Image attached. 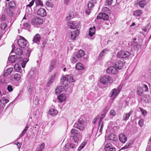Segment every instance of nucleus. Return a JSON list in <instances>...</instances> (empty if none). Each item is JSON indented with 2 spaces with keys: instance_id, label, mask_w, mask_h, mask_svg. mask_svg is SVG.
Segmentation results:
<instances>
[{
  "instance_id": "f257e3e1",
  "label": "nucleus",
  "mask_w": 151,
  "mask_h": 151,
  "mask_svg": "<svg viewBox=\"0 0 151 151\" xmlns=\"http://www.w3.org/2000/svg\"><path fill=\"white\" fill-rule=\"evenodd\" d=\"M29 12L28 13L27 11L26 14H25L24 17H23V19L21 21V26H23L24 29L29 30L30 27V25L28 23V21L27 20L26 17H27L29 15L31 14V11L29 10Z\"/></svg>"
},
{
  "instance_id": "f03ea898",
  "label": "nucleus",
  "mask_w": 151,
  "mask_h": 151,
  "mask_svg": "<svg viewBox=\"0 0 151 151\" xmlns=\"http://www.w3.org/2000/svg\"><path fill=\"white\" fill-rule=\"evenodd\" d=\"M78 131L75 129H73L71 131V133L73 135V139L75 143H78L81 141V135L78 133Z\"/></svg>"
},
{
  "instance_id": "7ed1b4c3",
  "label": "nucleus",
  "mask_w": 151,
  "mask_h": 151,
  "mask_svg": "<svg viewBox=\"0 0 151 151\" xmlns=\"http://www.w3.org/2000/svg\"><path fill=\"white\" fill-rule=\"evenodd\" d=\"M43 23V19L39 17H35L31 20L32 24L35 27H39Z\"/></svg>"
},
{
  "instance_id": "20e7f679",
  "label": "nucleus",
  "mask_w": 151,
  "mask_h": 151,
  "mask_svg": "<svg viewBox=\"0 0 151 151\" xmlns=\"http://www.w3.org/2000/svg\"><path fill=\"white\" fill-rule=\"evenodd\" d=\"M86 126L84 121L81 119H79L78 121L74 125V127L80 130H83Z\"/></svg>"
},
{
  "instance_id": "39448f33",
  "label": "nucleus",
  "mask_w": 151,
  "mask_h": 151,
  "mask_svg": "<svg viewBox=\"0 0 151 151\" xmlns=\"http://www.w3.org/2000/svg\"><path fill=\"white\" fill-rule=\"evenodd\" d=\"M115 65L114 66L109 67L106 70V72L107 73L115 75L119 72V69Z\"/></svg>"
},
{
  "instance_id": "423d86ee",
  "label": "nucleus",
  "mask_w": 151,
  "mask_h": 151,
  "mask_svg": "<svg viewBox=\"0 0 151 151\" xmlns=\"http://www.w3.org/2000/svg\"><path fill=\"white\" fill-rule=\"evenodd\" d=\"M67 24L69 28L71 29H77L80 27V23L78 22L70 21Z\"/></svg>"
},
{
  "instance_id": "0eeeda50",
  "label": "nucleus",
  "mask_w": 151,
  "mask_h": 151,
  "mask_svg": "<svg viewBox=\"0 0 151 151\" xmlns=\"http://www.w3.org/2000/svg\"><path fill=\"white\" fill-rule=\"evenodd\" d=\"M101 83L104 85H106L109 82H112L113 80L112 78L108 76H104L101 77L100 80Z\"/></svg>"
},
{
  "instance_id": "6e6552de",
  "label": "nucleus",
  "mask_w": 151,
  "mask_h": 151,
  "mask_svg": "<svg viewBox=\"0 0 151 151\" xmlns=\"http://www.w3.org/2000/svg\"><path fill=\"white\" fill-rule=\"evenodd\" d=\"M131 55L130 52L124 51H119L117 54V56L119 58H126L129 56Z\"/></svg>"
},
{
  "instance_id": "1a4fd4ad",
  "label": "nucleus",
  "mask_w": 151,
  "mask_h": 151,
  "mask_svg": "<svg viewBox=\"0 0 151 151\" xmlns=\"http://www.w3.org/2000/svg\"><path fill=\"white\" fill-rule=\"evenodd\" d=\"M17 43L19 45L21 48H24L27 47V41L22 37H21V38L18 40Z\"/></svg>"
},
{
  "instance_id": "9d476101",
  "label": "nucleus",
  "mask_w": 151,
  "mask_h": 151,
  "mask_svg": "<svg viewBox=\"0 0 151 151\" xmlns=\"http://www.w3.org/2000/svg\"><path fill=\"white\" fill-rule=\"evenodd\" d=\"M37 71L36 69L34 68H32L31 70L29 72L28 75V77L29 79L32 80L36 79Z\"/></svg>"
},
{
  "instance_id": "9b49d317",
  "label": "nucleus",
  "mask_w": 151,
  "mask_h": 151,
  "mask_svg": "<svg viewBox=\"0 0 151 151\" xmlns=\"http://www.w3.org/2000/svg\"><path fill=\"white\" fill-rule=\"evenodd\" d=\"M79 31L78 29L71 31L69 34V37L70 39L72 40H75L76 37L79 35Z\"/></svg>"
},
{
  "instance_id": "f8f14e48",
  "label": "nucleus",
  "mask_w": 151,
  "mask_h": 151,
  "mask_svg": "<svg viewBox=\"0 0 151 151\" xmlns=\"http://www.w3.org/2000/svg\"><path fill=\"white\" fill-rule=\"evenodd\" d=\"M58 73L57 72H56L54 75H52L49 78V80L48 82L46 84V86L47 87H49L51 84L53 83L54 81L55 78L58 75Z\"/></svg>"
},
{
  "instance_id": "ddd939ff",
  "label": "nucleus",
  "mask_w": 151,
  "mask_h": 151,
  "mask_svg": "<svg viewBox=\"0 0 151 151\" xmlns=\"http://www.w3.org/2000/svg\"><path fill=\"white\" fill-rule=\"evenodd\" d=\"M118 91H117L116 88L113 89L110 92L109 95V97L112 99H114L119 93Z\"/></svg>"
},
{
  "instance_id": "4468645a",
  "label": "nucleus",
  "mask_w": 151,
  "mask_h": 151,
  "mask_svg": "<svg viewBox=\"0 0 151 151\" xmlns=\"http://www.w3.org/2000/svg\"><path fill=\"white\" fill-rule=\"evenodd\" d=\"M37 14L41 17H44L47 15V13L45 9L40 8L38 10Z\"/></svg>"
},
{
  "instance_id": "2eb2a0df",
  "label": "nucleus",
  "mask_w": 151,
  "mask_h": 151,
  "mask_svg": "<svg viewBox=\"0 0 151 151\" xmlns=\"http://www.w3.org/2000/svg\"><path fill=\"white\" fill-rule=\"evenodd\" d=\"M108 139L110 140H112L115 142V144L118 147V145H117V137L113 134H110L108 136Z\"/></svg>"
},
{
  "instance_id": "dca6fc26",
  "label": "nucleus",
  "mask_w": 151,
  "mask_h": 151,
  "mask_svg": "<svg viewBox=\"0 0 151 151\" xmlns=\"http://www.w3.org/2000/svg\"><path fill=\"white\" fill-rule=\"evenodd\" d=\"M98 19H103L104 20H107L109 18V16L107 14L105 13H99L97 17Z\"/></svg>"
},
{
  "instance_id": "f3484780",
  "label": "nucleus",
  "mask_w": 151,
  "mask_h": 151,
  "mask_svg": "<svg viewBox=\"0 0 151 151\" xmlns=\"http://www.w3.org/2000/svg\"><path fill=\"white\" fill-rule=\"evenodd\" d=\"M58 99L60 102H63L65 101L66 97L65 94H62L58 96Z\"/></svg>"
},
{
  "instance_id": "a211bd4d",
  "label": "nucleus",
  "mask_w": 151,
  "mask_h": 151,
  "mask_svg": "<svg viewBox=\"0 0 151 151\" xmlns=\"http://www.w3.org/2000/svg\"><path fill=\"white\" fill-rule=\"evenodd\" d=\"M57 61L55 60H52L51 61V64L50 65L49 70L50 72L52 71L56 66Z\"/></svg>"
},
{
  "instance_id": "6ab92c4d",
  "label": "nucleus",
  "mask_w": 151,
  "mask_h": 151,
  "mask_svg": "<svg viewBox=\"0 0 151 151\" xmlns=\"http://www.w3.org/2000/svg\"><path fill=\"white\" fill-rule=\"evenodd\" d=\"M34 3V0H32L31 2H29V4H27V9L26 11V14L27 13V12L28 13H29V11H31V13L32 12V9H31V6L33 5Z\"/></svg>"
},
{
  "instance_id": "aec40b11",
  "label": "nucleus",
  "mask_w": 151,
  "mask_h": 151,
  "mask_svg": "<svg viewBox=\"0 0 151 151\" xmlns=\"http://www.w3.org/2000/svg\"><path fill=\"white\" fill-rule=\"evenodd\" d=\"M14 68L15 70L18 72H19L21 73H24V70H22L21 68V66L18 64H16L14 66Z\"/></svg>"
},
{
  "instance_id": "412c9836",
  "label": "nucleus",
  "mask_w": 151,
  "mask_h": 151,
  "mask_svg": "<svg viewBox=\"0 0 151 151\" xmlns=\"http://www.w3.org/2000/svg\"><path fill=\"white\" fill-rule=\"evenodd\" d=\"M119 139L120 141L122 143H125L127 140V138L123 134H120L119 136Z\"/></svg>"
},
{
  "instance_id": "4be33fe9",
  "label": "nucleus",
  "mask_w": 151,
  "mask_h": 151,
  "mask_svg": "<svg viewBox=\"0 0 151 151\" xmlns=\"http://www.w3.org/2000/svg\"><path fill=\"white\" fill-rule=\"evenodd\" d=\"M13 70V68L12 67L6 70H5L4 71V73L3 74V76L6 77L8 75L11 73Z\"/></svg>"
},
{
  "instance_id": "5701e85b",
  "label": "nucleus",
  "mask_w": 151,
  "mask_h": 151,
  "mask_svg": "<svg viewBox=\"0 0 151 151\" xmlns=\"http://www.w3.org/2000/svg\"><path fill=\"white\" fill-rule=\"evenodd\" d=\"M132 111L131 110L128 113H124L123 116V120H127L129 118L130 116L132 114Z\"/></svg>"
},
{
  "instance_id": "b1692460",
  "label": "nucleus",
  "mask_w": 151,
  "mask_h": 151,
  "mask_svg": "<svg viewBox=\"0 0 151 151\" xmlns=\"http://www.w3.org/2000/svg\"><path fill=\"white\" fill-rule=\"evenodd\" d=\"M137 93L139 96L142 95L143 93V91L142 88V86L139 84L137 86Z\"/></svg>"
},
{
  "instance_id": "393cba45",
  "label": "nucleus",
  "mask_w": 151,
  "mask_h": 151,
  "mask_svg": "<svg viewBox=\"0 0 151 151\" xmlns=\"http://www.w3.org/2000/svg\"><path fill=\"white\" fill-rule=\"evenodd\" d=\"M142 100L146 103H149L151 101V97L148 95H145Z\"/></svg>"
},
{
  "instance_id": "a878e982",
  "label": "nucleus",
  "mask_w": 151,
  "mask_h": 151,
  "mask_svg": "<svg viewBox=\"0 0 151 151\" xmlns=\"http://www.w3.org/2000/svg\"><path fill=\"white\" fill-rule=\"evenodd\" d=\"M41 38V36L39 34H37L34 36L33 42L34 43H36L39 42Z\"/></svg>"
},
{
  "instance_id": "bb28decb",
  "label": "nucleus",
  "mask_w": 151,
  "mask_h": 151,
  "mask_svg": "<svg viewBox=\"0 0 151 151\" xmlns=\"http://www.w3.org/2000/svg\"><path fill=\"white\" fill-rule=\"evenodd\" d=\"M84 55V51L83 50H80L76 54V57L78 58H79L82 57Z\"/></svg>"
},
{
  "instance_id": "cd10ccee",
  "label": "nucleus",
  "mask_w": 151,
  "mask_h": 151,
  "mask_svg": "<svg viewBox=\"0 0 151 151\" xmlns=\"http://www.w3.org/2000/svg\"><path fill=\"white\" fill-rule=\"evenodd\" d=\"M96 29L95 27H91L89 29V35L91 37L95 33Z\"/></svg>"
},
{
  "instance_id": "c85d7f7f",
  "label": "nucleus",
  "mask_w": 151,
  "mask_h": 151,
  "mask_svg": "<svg viewBox=\"0 0 151 151\" xmlns=\"http://www.w3.org/2000/svg\"><path fill=\"white\" fill-rule=\"evenodd\" d=\"M64 88L63 86H58L55 90V93L56 94H58L61 92L63 90Z\"/></svg>"
},
{
  "instance_id": "c756f323",
  "label": "nucleus",
  "mask_w": 151,
  "mask_h": 151,
  "mask_svg": "<svg viewBox=\"0 0 151 151\" xmlns=\"http://www.w3.org/2000/svg\"><path fill=\"white\" fill-rule=\"evenodd\" d=\"M76 69L77 70H83L84 69L83 65L81 63H78L76 64Z\"/></svg>"
},
{
  "instance_id": "7c9ffc66",
  "label": "nucleus",
  "mask_w": 151,
  "mask_h": 151,
  "mask_svg": "<svg viewBox=\"0 0 151 151\" xmlns=\"http://www.w3.org/2000/svg\"><path fill=\"white\" fill-rule=\"evenodd\" d=\"M45 147V144L42 143L38 145L35 151H42Z\"/></svg>"
},
{
  "instance_id": "2f4dec72",
  "label": "nucleus",
  "mask_w": 151,
  "mask_h": 151,
  "mask_svg": "<svg viewBox=\"0 0 151 151\" xmlns=\"http://www.w3.org/2000/svg\"><path fill=\"white\" fill-rule=\"evenodd\" d=\"M9 101L7 99L3 97L0 100V105L2 106L8 102Z\"/></svg>"
},
{
  "instance_id": "473e14b6",
  "label": "nucleus",
  "mask_w": 151,
  "mask_h": 151,
  "mask_svg": "<svg viewBox=\"0 0 151 151\" xmlns=\"http://www.w3.org/2000/svg\"><path fill=\"white\" fill-rule=\"evenodd\" d=\"M9 62L11 63L15 62L17 60V56L15 55H11L8 58Z\"/></svg>"
},
{
  "instance_id": "72a5a7b5",
  "label": "nucleus",
  "mask_w": 151,
  "mask_h": 151,
  "mask_svg": "<svg viewBox=\"0 0 151 151\" xmlns=\"http://www.w3.org/2000/svg\"><path fill=\"white\" fill-rule=\"evenodd\" d=\"M58 112L57 110L53 109H50L49 111V114L53 116L57 115Z\"/></svg>"
},
{
  "instance_id": "f704fd0d",
  "label": "nucleus",
  "mask_w": 151,
  "mask_h": 151,
  "mask_svg": "<svg viewBox=\"0 0 151 151\" xmlns=\"http://www.w3.org/2000/svg\"><path fill=\"white\" fill-rule=\"evenodd\" d=\"M111 147H114L111 144L110 142H107V143L105 145V151H106L107 150H108L110 149V148Z\"/></svg>"
},
{
  "instance_id": "c9c22d12",
  "label": "nucleus",
  "mask_w": 151,
  "mask_h": 151,
  "mask_svg": "<svg viewBox=\"0 0 151 151\" xmlns=\"http://www.w3.org/2000/svg\"><path fill=\"white\" fill-rule=\"evenodd\" d=\"M87 140H84L81 145L78 148V151H80L82 149H83L87 144Z\"/></svg>"
},
{
  "instance_id": "e433bc0d",
  "label": "nucleus",
  "mask_w": 151,
  "mask_h": 151,
  "mask_svg": "<svg viewBox=\"0 0 151 151\" xmlns=\"http://www.w3.org/2000/svg\"><path fill=\"white\" fill-rule=\"evenodd\" d=\"M142 11L141 9H139L133 12V15L136 16H139L142 14Z\"/></svg>"
},
{
  "instance_id": "4c0bfd02",
  "label": "nucleus",
  "mask_w": 151,
  "mask_h": 151,
  "mask_svg": "<svg viewBox=\"0 0 151 151\" xmlns=\"http://www.w3.org/2000/svg\"><path fill=\"white\" fill-rule=\"evenodd\" d=\"M28 61L29 59H27V58H25L22 60L21 64L22 68H24L25 67L26 64Z\"/></svg>"
},
{
  "instance_id": "58836bf2",
  "label": "nucleus",
  "mask_w": 151,
  "mask_h": 151,
  "mask_svg": "<svg viewBox=\"0 0 151 151\" xmlns=\"http://www.w3.org/2000/svg\"><path fill=\"white\" fill-rule=\"evenodd\" d=\"M133 143V142L132 140H129L128 141L127 144L124 146L122 149H127L128 148L130 147L132 145Z\"/></svg>"
},
{
  "instance_id": "ea45409f",
  "label": "nucleus",
  "mask_w": 151,
  "mask_h": 151,
  "mask_svg": "<svg viewBox=\"0 0 151 151\" xmlns=\"http://www.w3.org/2000/svg\"><path fill=\"white\" fill-rule=\"evenodd\" d=\"M108 50L106 49L103 50L100 53L99 57V59L101 58L102 57H103L106 54Z\"/></svg>"
},
{
  "instance_id": "a19ab883",
  "label": "nucleus",
  "mask_w": 151,
  "mask_h": 151,
  "mask_svg": "<svg viewBox=\"0 0 151 151\" xmlns=\"http://www.w3.org/2000/svg\"><path fill=\"white\" fill-rule=\"evenodd\" d=\"M116 65L118 68L119 70H120L122 68L124 65V63L122 61H119L118 63H117L115 64Z\"/></svg>"
},
{
  "instance_id": "79ce46f5",
  "label": "nucleus",
  "mask_w": 151,
  "mask_h": 151,
  "mask_svg": "<svg viewBox=\"0 0 151 151\" xmlns=\"http://www.w3.org/2000/svg\"><path fill=\"white\" fill-rule=\"evenodd\" d=\"M67 81L70 82H74L75 81L74 79L73 78L72 75H68L67 77Z\"/></svg>"
},
{
  "instance_id": "37998d69",
  "label": "nucleus",
  "mask_w": 151,
  "mask_h": 151,
  "mask_svg": "<svg viewBox=\"0 0 151 151\" xmlns=\"http://www.w3.org/2000/svg\"><path fill=\"white\" fill-rule=\"evenodd\" d=\"M15 53L17 55L20 56L22 54L23 51L21 48H18L16 50Z\"/></svg>"
},
{
  "instance_id": "c03bdc74",
  "label": "nucleus",
  "mask_w": 151,
  "mask_h": 151,
  "mask_svg": "<svg viewBox=\"0 0 151 151\" xmlns=\"http://www.w3.org/2000/svg\"><path fill=\"white\" fill-rule=\"evenodd\" d=\"M146 2L145 1H140L139 2V5L141 8H143L146 5Z\"/></svg>"
},
{
  "instance_id": "a18cd8bd",
  "label": "nucleus",
  "mask_w": 151,
  "mask_h": 151,
  "mask_svg": "<svg viewBox=\"0 0 151 151\" xmlns=\"http://www.w3.org/2000/svg\"><path fill=\"white\" fill-rule=\"evenodd\" d=\"M129 45L132 46L134 48H136L138 45V43L137 42L134 41H132V42H129L128 43Z\"/></svg>"
},
{
  "instance_id": "49530a36",
  "label": "nucleus",
  "mask_w": 151,
  "mask_h": 151,
  "mask_svg": "<svg viewBox=\"0 0 151 151\" xmlns=\"http://www.w3.org/2000/svg\"><path fill=\"white\" fill-rule=\"evenodd\" d=\"M14 79L17 81H18L21 78V76L20 74L15 73L14 76Z\"/></svg>"
},
{
  "instance_id": "de8ad7c7",
  "label": "nucleus",
  "mask_w": 151,
  "mask_h": 151,
  "mask_svg": "<svg viewBox=\"0 0 151 151\" xmlns=\"http://www.w3.org/2000/svg\"><path fill=\"white\" fill-rule=\"evenodd\" d=\"M8 7L11 8L14 7L15 6V4L14 1H10L8 3Z\"/></svg>"
},
{
  "instance_id": "09e8293b",
  "label": "nucleus",
  "mask_w": 151,
  "mask_h": 151,
  "mask_svg": "<svg viewBox=\"0 0 151 151\" xmlns=\"http://www.w3.org/2000/svg\"><path fill=\"white\" fill-rule=\"evenodd\" d=\"M35 1L36 6H43V3L41 0H34Z\"/></svg>"
},
{
  "instance_id": "8fccbe9b",
  "label": "nucleus",
  "mask_w": 151,
  "mask_h": 151,
  "mask_svg": "<svg viewBox=\"0 0 151 151\" xmlns=\"http://www.w3.org/2000/svg\"><path fill=\"white\" fill-rule=\"evenodd\" d=\"M46 4L47 6L50 7H52L53 6V4L50 0L47 1L46 3Z\"/></svg>"
},
{
  "instance_id": "3c124183",
  "label": "nucleus",
  "mask_w": 151,
  "mask_h": 151,
  "mask_svg": "<svg viewBox=\"0 0 151 151\" xmlns=\"http://www.w3.org/2000/svg\"><path fill=\"white\" fill-rule=\"evenodd\" d=\"M142 86V88L143 91V92H146L148 91V88L147 86L145 84H143Z\"/></svg>"
},
{
  "instance_id": "603ef678",
  "label": "nucleus",
  "mask_w": 151,
  "mask_h": 151,
  "mask_svg": "<svg viewBox=\"0 0 151 151\" xmlns=\"http://www.w3.org/2000/svg\"><path fill=\"white\" fill-rule=\"evenodd\" d=\"M1 27L2 30H5L7 27V24L6 23H2Z\"/></svg>"
},
{
  "instance_id": "864d4df0",
  "label": "nucleus",
  "mask_w": 151,
  "mask_h": 151,
  "mask_svg": "<svg viewBox=\"0 0 151 151\" xmlns=\"http://www.w3.org/2000/svg\"><path fill=\"white\" fill-rule=\"evenodd\" d=\"M63 150L64 151H68L69 150V145H66L63 147Z\"/></svg>"
},
{
  "instance_id": "5fc2aeb1",
  "label": "nucleus",
  "mask_w": 151,
  "mask_h": 151,
  "mask_svg": "<svg viewBox=\"0 0 151 151\" xmlns=\"http://www.w3.org/2000/svg\"><path fill=\"white\" fill-rule=\"evenodd\" d=\"M139 111H141L142 112V114L144 115L146 114H147L146 111L143 109L141 108H139Z\"/></svg>"
},
{
  "instance_id": "6e6d98bb",
  "label": "nucleus",
  "mask_w": 151,
  "mask_h": 151,
  "mask_svg": "<svg viewBox=\"0 0 151 151\" xmlns=\"http://www.w3.org/2000/svg\"><path fill=\"white\" fill-rule=\"evenodd\" d=\"M113 0H107L106 2V4H107L108 6H111L113 2Z\"/></svg>"
},
{
  "instance_id": "4d7b16f0",
  "label": "nucleus",
  "mask_w": 151,
  "mask_h": 151,
  "mask_svg": "<svg viewBox=\"0 0 151 151\" xmlns=\"http://www.w3.org/2000/svg\"><path fill=\"white\" fill-rule=\"evenodd\" d=\"M7 89L9 92H12L13 91V88L12 86L8 85Z\"/></svg>"
},
{
  "instance_id": "13d9d810",
  "label": "nucleus",
  "mask_w": 151,
  "mask_h": 151,
  "mask_svg": "<svg viewBox=\"0 0 151 151\" xmlns=\"http://www.w3.org/2000/svg\"><path fill=\"white\" fill-rule=\"evenodd\" d=\"M69 147L71 149H73L74 148L76 147V145L73 143H70L69 144Z\"/></svg>"
},
{
  "instance_id": "bf43d9fd",
  "label": "nucleus",
  "mask_w": 151,
  "mask_h": 151,
  "mask_svg": "<svg viewBox=\"0 0 151 151\" xmlns=\"http://www.w3.org/2000/svg\"><path fill=\"white\" fill-rule=\"evenodd\" d=\"M109 113L111 115L113 116H114L116 114V112L114 110H111Z\"/></svg>"
},
{
  "instance_id": "052dcab7",
  "label": "nucleus",
  "mask_w": 151,
  "mask_h": 151,
  "mask_svg": "<svg viewBox=\"0 0 151 151\" xmlns=\"http://www.w3.org/2000/svg\"><path fill=\"white\" fill-rule=\"evenodd\" d=\"M27 90L29 92H32L33 91V88L31 86H28L27 88Z\"/></svg>"
},
{
  "instance_id": "680f3d73",
  "label": "nucleus",
  "mask_w": 151,
  "mask_h": 151,
  "mask_svg": "<svg viewBox=\"0 0 151 151\" xmlns=\"http://www.w3.org/2000/svg\"><path fill=\"white\" fill-rule=\"evenodd\" d=\"M5 16L4 14H2L0 15V20L3 21L5 20Z\"/></svg>"
},
{
  "instance_id": "e2e57ef3",
  "label": "nucleus",
  "mask_w": 151,
  "mask_h": 151,
  "mask_svg": "<svg viewBox=\"0 0 151 151\" xmlns=\"http://www.w3.org/2000/svg\"><path fill=\"white\" fill-rule=\"evenodd\" d=\"M144 120L143 119H140L139 121V124L140 127H141L143 124Z\"/></svg>"
},
{
  "instance_id": "0e129e2a",
  "label": "nucleus",
  "mask_w": 151,
  "mask_h": 151,
  "mask_svg": "<svg viewBox=\"0 0 151 151\" xmlns=\"http://www.w3.org/2000/svg\"><path fill=\"white\" fill-rule=\"evenodd\" d=\"M71 62L73 63H75L78 61V60L76 58L73 57L71 59Z\"/></svg>"
},
{
  "instance_id": "69168bd1",
  "label": "nucleus",
  "mask_w": 151,
  "mask_h": 151,
  "mask_svg": "<svg viewBox=\"0 0 151 151\" xmlns=\"http://www.w3.org/2000/svg\"><path fill=\"white\" fill-rule=\"evenodd\" d=\"M148 27H149V25H147L146 26H145L144 27L142 28V30L143 31H144L145 32H146L147 31L148 29Z\"/></svg>"
},
{
  "instance_id": "338daca9",
  "label": "nucleus",
  "mask_w": 151,
  "mask_h": 151,
  "mask_svg": "<svg viewBox=\"0 0 151 151\" xmlns=\"http://www.w3.org/2000/svg\"><path fill=\"white\" fill-rule=\"evenodd\" d=\"M73 18V15L69 14V15L66 17V19L67 20H69Z\"/></svg>"
},
{
  "instance_id": "774afa93",
  "label": "nucleus",
  "mask_w": 151,
  "mask_h": 151,
  "mask_svg": "<svg viewBox=\"0 0 151 151\" xmlns=\"http://www.w3.org/2000/svg\"><path fill=\"white\" fill-rule=\"evenodd\" d=\"M93 6V4L90 2H89L88 4V6L89 8H91Z\"/></svg>"
}]
</instances>
